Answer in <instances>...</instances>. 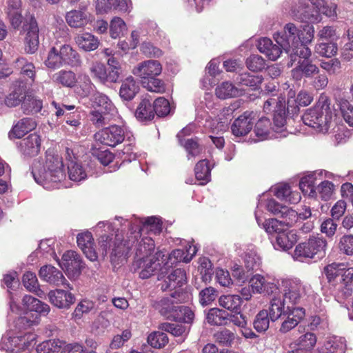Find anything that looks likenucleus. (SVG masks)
Wrapping results in <instances>:
<instances>
[{"label":"nucleus","instance_id":"obj_54","mask_svg":"<svg viewBox=\"0 0 353 353\" xmlns=\"http://www.w3.org/2000/svg\"><path fill=\"white\" fill-rule=\"evenodd\" d=\"M60 55L59 50L56 47H52L48 52L47 59L45 61V65L50 69L61 68L65 64Z\"/></svg>","mask_w":353,"mask_h":353},{"label":"nucleus","instance_id":"obj_7","mask_svg":"<svg viewBox=\"0 0 353 353\" xmlns=\"http://www.w3.org/2000/svg\"><path fill=\"white\" fill-rule=\"evenodd\" d=\"M37 336L33 333H27L23 336H4L1 340V348L10 353H18L34 345Z\"/></svg>","mask_w":353,"mask_h":353},{"label":"nucleus","instance_id":"obj_38","mask_svg":"<svg viewBox=\"0 0 353 353\" xmlns=\"http://www.w3.org/2000/svg\"><path fill=\"white\" fill-rule=\"evenodd\" d=\"M54 83L64 87L72 88L77 83V77L74 72L71 70H61L52 76Z\"/></svg>","mask_w":353,"mask_h":353},{"label":"nucleus","instance_id":"obj_56","mask_svg":"<svg viewBox=\"0 0 353 353\" xmlns=\"http://www.w3.org/2000/svg\"><path fill=\"white\" fill-rule=\"evenodd\" d=\"M141 84L144 88L152 92L161 94L164 93L166 90L164 81L157 77H152L148 81H143Z\"/></svg>","mask_w":353,"mask_h":353},{"label":"nucleus","instance_id":"obj_20","mask_svg":"<svg viewBox=\"0 0 353 353\" xmlns=\"http://www.w3.org/2000/svg\"><path fill=\"white\" fill-rule=\"evenodd\" d=\"M161 256V252H157L154 256L148 258L139 259L135 262L139 269V277L143 279L150 278L159 269L160 263L157 261L158 257Z\"/></svg>","mask_w":353,"mask_h":353},{"label":"nucleus","instance_id":"obj_39","mask_svg":"<svg viewBox=\"0 0 353 353\" xmlns=\"http://www.w3.org/2000/svg\"><path fill=\"white\" fill-rule=\"evenodd\" d=\"M138 90L139 86L135 80L132 77H130L122 83L119 94L122 99L130 101L134 97Z\"/></svg>","mask_w":353,"mask_h":353},{"label":"nucleus","instance_id":"obj_63","mask_svg":"<svg viewBox=\"0 0 353 353\" xmlns=\"http://www.w3.org/2000/svg\"><path fill=\"white\" fill-rule=\"evenodd\" d=\"M263 228L270 234H279L284 230V225L281 221L276 219H269L263 223Z\"/></svg>","mask_w":353,"mask_h":353},{"label":"nucleus","instance_id":"obj_59","mask_svg":"<svg viewBox=\"0 0 353 353\" xmlns=\"http://www.w3.org/2000/svg\"><path fill=\"white\" fill-rule=\"evenodd\" d=\"M61 347V342L59 340L50 339L39 344L36 350L38 353H53L58 352Z\"/></svg>","mask_w":353,"mask_h":353},{"label":"nucleus","instance_id":"obj_35","mask_svg":"<svg viewBox=\"0 0 353 353\" xmlns=\"http://www.w3.org/2000/svg\"><path fill=\"white\" fill-rule=\"evenodd\" d=\"M22 302L28 310L34 311L42 315H47L50 310V306L48 304L30 295L24 296Z\"/></svg>","mask_w":353,"mask_h":353},{"label":"nucleus","instance_id":"obj_2","mask_svg":"<svg viewBox=\"0 0 353 353\" xmlns=\"http://www.w3.org/2000/svg\"><path fill=\"white\" fill-rule=\"evenodd\" d=\"M323 272L330 293L336 297L346 298L353 292V268L343 263L327 265Z\"/></svg>","mask_w":353,"mask_h":353},{"label":"nucleus","instance_id":"obj_45","mask_svg":"<svg viewBox=\"0 0 353 353\" xmlns=\"http://www.w3.org/2000/svg\"><path fill=\"white\" fill-rule=\"evenodd\" d=\"M285 300L281 297L274 296L270 301L268 316L272 321L279 319L284 313Z\"/></svg>","mask_w":353,"mask_h":353},{"label":"nucleus","instance_id":"obj_16","mask_svg":"<svg viewBox=\"0 0 353 353\" xmlns=\"http://www.w3.org/2000/svg\"><path fill=\"white\" fill-rule=\"evenodd\" d=\"M281 41L276 37V43L267 37L260 39L257 43V48L259 52L263 54L268 59L276 61L283 52V48L281 45Z\"/></svg>","mask_w":353,"mask_h":353},{"label":"nucleus","instance_id":"obj_27","mask_svg":"<svg viewBox=\"0 0 353 353\" xmlns=\"http://www.w3.org/2000/svg\"><path fill=\"white\" fill-rule=\"evenodd\" d=\"M290 47V51L285 52L290 57V62L288 63V67H292L293 63L296 61L297 57L303 59V60H310L312 52L310 49L307 46V44L299 41L294 46L291 45Z\"/></svg>","mask_w":353,"mask_h":353},{"label":"nucleus","instance_id":"obj_48","mask_svg":"<svg viewBox=\"0 0 353 353\" xmlns=\"http://www.w3.org/2000/svg\"><path fill=\"white\" fill-rule=\"evenodd\" d=\"M14 67L19 70L21 73L34 81L35 77V68L32 62L28 61L24 57L17 58L14 63Z\"/></svg>","mask_w":353,"mask_h":353},{"label":"nucleus","instance_id":"obj_36","mask_svg":"<svg viewBox=\"0 0 353 353\" xmlns=\"http://www.w3.org/2000/svg\"><path fill=\"white\" fill-rule=\"evenodd\" d=\"M26 94V86L23 84H19L15 85L13 91L6 96L4 103L8 107H16L24 101Z\"/></svg>","mask_w":353,"mask_h":353},{"label":"nucleus","instance_id":"obj_42","mask_svg":"<svg viewBox=\"0 0 353 353\" xmlns=\"http://www.w3.org/2000/svg\"><path fill=\"white\" fill-rule=\"evenodd\" d=\"M219 305L231 312L239 310L242 304V299L239 295H221L218 300Z\"/></svg>","mask_w":353,"mask_h":353},{"label":"nucleus","instance_id":"obj_1","mask_svg":"<svg viewBox=\"0 0 353 353\" xmlns=\"http://www.w3.org/2000/svg\"><path fill=\"white\" fill-rule=\"evenodd\" d=\"M190 299L191 294L188 290H175L169 296H163L155 301L153 306L168 319L191 323L194 317V312L190 308L180 305Z\"/></svg>","mask_w":353,"mask_h":353},{"label":"nucleus","instance_id":"obj_37","mask_svg":"<svg viewBox=\"0 0 353 353\" xmlns=\"http://www.w3.org/2000/svg\"><path fill=\"white\" fill-rule=\"evenodd\" d=\"M275 196L286 202L297 203L301 200V195L298 192L291 190L290 185L287 184L280 185L276 188Z\"/></svg>","mask_w":353,"mask_h":353},{"label":"nucleus","instance_id":"obj_61","mask_svg":"<svg viewBox=\"0 0 353 353\" xmlns=\"http://www.w3.org/2000/svg\"><path fill=\"white\" fill-rule=\"evenodd\" d=\"M271 123L269 119L263 117L258 120L255 124L254 132L259 139L263 140L268 137Z\"/></svg>","mask_w":353,"mask_h":353},{"label":"nucleus","instance_id":"obj_9","mask_svg":"<svg viewBox=\"0 0 353 353\" xmlns=\"http://www.w3.org/2000/svg\"><path fill=\"white\" fill-rule=\"evenodd\" d=\"M125 137L124 128L118 125L105 128L94 134L96 141L111 147H115L122 143Z\"/></svg>","mask_w":353,"mask_h":353},{"label":"nucleus","instance_id":"obj_25","mask_svg":"<svg viewBox=\"0 0 353 353\" xmlns=\"http://www.w3.org/2000/svg\"><path fill=\"white\" fill-rule=\"evenodd\" d=\"M78 246L82 250L86 257L92 261L97 259V254L94 248V239L91 232L85 231L77 236Z\"/></svg>","mask_w":353,"mask_h":353},{"label":"nucleus","instance_id":"obj_34","mask_svg":"<svg viewBox=\"0 0 353 353\" xmlns=\"http://www.w3.org/2000/svg\"><path fill=\"white\" fill-rule=\"evenodd\" d=\"M65 19L70 27L79 28L89 21L88 14L82 10H73L66 14Z\"/></svg>","mask_w":353,"mask_h":353},{"label":"nucleus","instance_id":"obj_28","mask_svg":"<svg viewBox=\"0 0 353 353\" xmlns=\"http://www.w3.org/2000/svg\"><path fill=\"white\" fill-rule=\"evenodd\" d=\"M59 51L61 54V58L65 65L70 67H78L81 63L79 54L68 44L62 45Z\"/></svg>","mask_w":353,"mask_h":353},{"label":"nucleus","instance_id":"obj_44","mask_svg":"<svg viewBox=\"0 0 353 353\" xmlns=\"http://www.w3.org/2000/svg\"><path fill=\"white\" fill-rule=\"evenodd\" d=\"M215 94L219 99H225L239 96V91L232 83L225 81L216 88Z\"/></svg>","mask_w":353,"mask_h":353},{"label":"nucleus","instance_id":"obj_33","mask_svg":"<svg viewBox=\"0 0 353 353\" xmlns=\"http://www.w3.org/2000/svg\"><path fill=\"white\" fill-rule=\"evenodd\" d=\"M159 329L161 331L169 332L174 336L180 337L177 341L178 343L184 341L186 336L189 332V327L181 324L163 323L159 325Z\"/></svg>","mask_w":353,"mask_h":353},{"label":"nucleus","instance_id":"obj_21","mask_svg":"<svg viewBox=\"0 0 353 353\" xmlns=\"http://www.w3.org/2000/svg\"><path fill=\"white\" fill-rule=\"evenodd\" d=\"M48 296L51 304L61 309H68L75 301L74 294L65 290H50Z\"/></svg>","mask_w":353,"mask_h":353},{"label":"nucleus","instance_id":"obj_6","mask_svg":"<svg viewBox=\"0 0 353 353\" xmlns=\"http://www.w3.org/2000/svg\"><path fill=\"white\" fill-rule=\"evenodd\" d=\"M327 241L321 237H311L307 241L301 243L296 246L294 252V258L299 261L303 259H312L315 255L319 258L323 257L325 254Z\"/></svg>","mask_w":353,"mask_h":353},{"label":"nucleus","instance_id":"obj_10","mask_svg":"<svg viewBox=\"0 0 353 353\" xmlns=\"http://www.w3.org/2000/svg\"><path fill=\"white\" fill-rule=\"evenodd\" d=\"M162 70V65L159 61L149 59L139 63L133 68L132 73L139 78L141 83L152 77H157L161 74Z\"/></svg>","mask_w":353,"mask_h":353},{"label":"nucleus","instance_id":"obj_23","mask_svg":"<svg viewBox=\"0 0 353 353\" xmlns=\"http://www.w3.org/2000/svg\"><path fill=\"white\" fill-rule=\"evenodd\" d=\"M277 37L281 41V45L285 52L290 51L291 45L294 46L301 41L300 30L292 23L286 24L283 34L281 36L277 35Z\"/></svg>","mask_w":353,"mask_h":353},{"label":"nucleus","instance_id":"obj_60","mask_svg":"<svg viewBox=\"0 0 353 353\" xmlns=\"http://www.w3.org/2000/svg\"><path fill=\"white\" fill-rule=\"evenodd\" d=\"M127 30L124 21L120 17H114L110 24V33L113 39H117L122 35Z\"/></svg>","mask_w":353,"mask_h":353},{"label":"nucleus","instance_id":"obj_40","mask_svg":"<svg viewBox=\"0 0 353 353\" xmlns=\"http://www.w3.org/2000/svg\"><path fill=\"white\" fill-rule=\"evenodd\" d=\"M154 248L155 244L152 238L150 236H144L138 243L136 250V256L139 259L150 257Z\"/></svg>","mask_w":353,"mask_h":353},{"label":"nucleus","instance_id":"obj_5","mask_svg":"<svg viewBox=\"0 0 353 353\" xmlns=\"http://www.w3.org/2000/svg\"><path fill=\"white\" fill-rule=\"evenodd\" d=\"M336 5H326L325 0H299L292 10V16L303 22H318L320 13L328 17L336 16Z\"/></svg>","mask_w":353,"mask_h":353},{"label":"nucleus","instance_id":"obj_49","mask_svg":"<svg viewBox=\"0 0 353 353\" xmlns=\"http://www.w3.org/2000/svg\"><path fill=\"white\" fill-rule=\"evenodd\" d=\"M69 179L79 182L86 179L87 174L83 166L77 162L70 161L68 165Z\"/></svg>","mask_w":353,"mask_h":353},{"label":"nucleus","instance_id":"obj_57","mask_svg":"<svg viewBox=\"0 0 353 353\" xmlns=\"http://www.w3.org/2000/svg\"><path fill=\"white\" fill-rule=\"evenodd\" d=\"M214 339L220 345L231 346L235 339V334L230 330L224 329L214 333Z\"/></svg>","mask_w":353,"mask_h":353},{"label":"nucleus","instance_id":"obj_8","mask_svg":"<svg viewBox=\"0 0 353 353\" xmlns=\"http://www.w3.org/2000/svg\"><path fill=\"white\" fill-rule=\"evenodd\" d=\"M23 31L24 50L28 54H34L38 49L39 40L38 25L33 16L30 15L26 18Z\"/></svg>","mask_w":353,"mask_h":353},{"label":"nucleus","instance_id":"obj_15","mask_svg":"<svg viewBox=\"0 0 353 353\" xmlns=\"http://www.w3.org/2000/svg\"><path fill=\"white\" fill-rule=\"evenodd\" d=\"M39 275L43 281L50 285L57 286L63 285L70 290L73 289V288L66 282L67 281L62 272L52 265H48L41 267L39 270Z\"/></svg>","mask_w":353,"mask_h":353},{"label":"nucleus","instance_id":"obj_47","mask_svg":"<svg viewBox=\"0 0 353 353\" xmlns=\"http://www.w3.org/2000/svg\"><path fill=\"white\" fill-rule=\"evenodd\" d=\"M24 287L30 292H34L39 296H41L43 291L39 288L37 276L31 272H26L22 279Z\"/></svg>","mask_w":353,"mask_h":353},{"label":"nucleus","instance_id":"obj_51","mask_svg":"<svg viewBox=\"0 0 353 353\" xmlns=\"http://www.w3.org/2000/svg\"><path fill=\"white\" fill-rule=\"evenodd\" d=\"M107 63L108 65V76L109 82L116 83L121 73V64L118 59L114 57H110L107 61Z\"/></svg>","mask_w":353,"mask_h":353},{"label":"nucleus","instance_id":"obj_41","mask_svg":"<svg viewBox=\"0 0 353 353\" xmlns=\"http://www.w3.org/2000/svg\"><path fill=\"white\" fill-rule=\"evenodd\" d=\"M346 345L344 339L338 336L327 337L323 351L325 353H345Z\"/></svg>","mask_w":353,"mask_h":353},{"label":"nucleus","instance_id":"obj_26","mask_svg":"<svg viewBox=\"0 0 353 353\" xmlns=\"http://www.w3.org/2000/svg\"><path fill=\"white\" fill-rule=\"evenodd\" d=\"M37 126L36 121L32 118H23L17 121L8 133L10 139H20L26 133L33 130Z\"/></svg>","mask_w":353,"mask_h":353},{"label":"nucleus","instance_id":"obj_11","mask_svg":"<svg viewBox=\"0 0 353 353\" xmlns=\"http://www.w3.org/2000/svg\"><path fill=\"white\" fill-rule=\"evenodd\" d=\"M284 300H288L292 304L299 303L305 293V286L298 279H284L281 280Z\"/></svg>","mask_w":353,"mask_h":353},{"label":"nucleus","instance_id":"obj_17","mask_svg":"<svg viewBox=\"0 0 353 353\" xmlns=\"http://www.w3.org/2000/svg\"><path fill=\"white\" fill-rule=\"evenodd\" d=\"M187 282L186 272L183 269L178 268L173 270L165 279L159 284L162 291L167 290H179Z\"/></svg>","mask_w":353,"mask_h":353},{"label":"nucleus","instance_id":"obj_3","mask_svg":"<svg viewBox=\"0 0 353 353\" xmlns=\"http://www.w3.org/2000/svg\"><path fill=\"white\" fill-rule=\"evenodd\" d=\"M32 173L35 181L45 188H55L65 176L63 159L58 154L48 150L42 166L39 169L34 168Z\"/></svg>","mask_w":353,"mask_h":353},{"label":"nucleus","instance_id":"obj_53","mask_svg":"<svg viewBox=\"0 0 353 353\" xmlns=\"http://www.w3.org/2000/svg\"><path fill=\"white\" fill-rule=\"evenodd\" d=\"M270 325V317L268 316V310H263L260 311L253 322V326L258 332H265Z\"/></svg>","mask_w":353,"mask_h":353},{"label":"nucleus","instance_id":"obj_14","mask_svg":"<svg viewBox=\"0 0 353 353\" xmlns=\"http://www.w3.org/2000/svg\"><path fill=\"white\" fill-rule=\"evenodd\" d=\"M316 341L315 334L307 332L290 343L288 353H312Z\"/></svg>","mask_w":353,"mask_h":353},{"label":"nucleus","instance_id":"obj_64","mask_svg":"<svg viewBox=\"0 0 353 353\" xmlns=\"http://www.w3.org/2000/svg\"><path fill=\"white\" fill-rule=\"evenodd\" d=\"M334 184L327 180L321 182L316 187L317 196H319L322 200L327 201L334 192Z\"/></svg>","mask_w":353,"mask_h":353},{"label":"nucleus","instance_id":"obj_31","mask_svg":"<svg viewBox=\"0 0 353 353\" xmlns=\"http://www.w3.org/2000/svg\"><path fill=\"white\" fill-rule=\"evenodd\" d=\"M74 40L79 48L85 52L93 51L96 50L99 45L98 39L88 32L77 34Z\"/></svg>","mask_w":353,"mask_h":353},{"label":"nucleus","instance_id":"obj_22","mask_svg":"<svg viewBox=\"0 0 353 353\" xmlns=\"http://www.w3.org/2000/svg\"><path fill=\"white\" fill-rule=\"evenodd\" d=\"M320 72L319 67L310 60L299 59L297 65L291 71L292 78L295 81H300L303 77L311 78Z\"/></svg>","mask_w":353,"mask_h":353},{"label":"nucleus","instance_id":"obj_32","mask_svg":"<svg viewBox=\"0 0 353 353\" xmlns=\"http://www.w3.org/2000/svg\"><path fill=\"white\" fill-rule=\"evenodd\" d=\"M151 99L148 96L143 98L139 104L135 116L140 121H150L154 117V111L153 106L150 102Z\"/></svg>","mask_w":353,"mask_h":353},{"label":"nucleus","instance_id":"obj_30","mask_svg":"<svg viewBox=\"0 0 353 353\" xmlns=\"http://www.w3.org/2000/svg\"><path fill=\"white\" fill-rule=\"evenodd\" d=\"M229 313L218 307H212L208 310L205 315L207 322L211 325L221 326L228 325Z\"/></svg>","mask_w":353,"mask_h":353},{"label":"nucleus","instance_id":"obj_19","mask_svg":"<svg viewBox=\"0 0 353 353\" xmlns=\"http://www.w3.org/2000/svg\"><path fill=\"white\" fill-rule=\"evenodd\" d=\"M325 174V177L330 179L333 174L330 172L321 170L314 172L301 178L299 187L302 192L312 198H317L316 187L315 186L317 175L321 176Z\"/></svg>","mask_w":353,"mask_h":353},{"label":"nucleus","instance_id":"obj_18","mask_svg":"<svg viewBox=\"0 0 353 353\" xmlns=\"http://www.w3.org/2000/svg\"><path fill=\"white\" fill-rule=\"evenodd\" d=\"M41 139L36 133L30 134L21 139L19 143V149L21 153L27 157L37 155L41 150Z\"/></svg>","mask_w":353,"mask_h":353},{"label":"nucleus","instance_id":"obj_46","mask_svg":"<svg viewBox=\"0 0 353 353\" xmlns=\"http://www.w3.org/2000/svg\"><path fill=\"white\" fill-rule=\"evenodd\" d=\"M117 114L94 110L90 112V121L97 128H101L112 121Z\"/></svg>","mask_w":353,"mask_h":353},{"label":"nucleus","instance_id":"obj_4","mask_svg":"<svg viewBox=\"0 0 353 353\" xmlns=\"http://www.w3.org/2000/svg\"><path fill=\"white\" fill-rule=\"evenodd\" d=\"M335 110L330 107L329 97L322 94L312 108L308 109L303 115V123L318 132L325 133L332 125Z\"/></svg>","mask_w":353,"mask_h":353},{"label":"nucleus","instance_id":"obj_13","mask_svg":"<svg viewBox=\"0 0 353 353\" xmlns=\"http://www.w3.org/2000/svg\"><path fill=\"white\" fill-rule=\"evenodd\" d=\"M59 265L69 276L73 278L80 274L83 268L80 256L72 250H68L63 254L61 263H59Z\"/></svg>","mask_w":353,"mask_h":353},{"label":"nucleus","instance_id":"obj_50","mask_svg":"<svg viewBox=\"0 0 353 353\" xmlns=\"http://www.w3.org/2000/svg\"><path fill=\"white\" fill-rule=\"evenodd\" d=\"M169 341L167 334L161 331H155L148 336V344L154 348L161 349L165 347Z\"/></svg>","mask_w":353,"mask_h":353},{"label":"nucleus","instance_id":"obj_52","mask_svg":"<svg viewBox=\"0 0 353 353\" xmlns=\"http://www.w3.org/2000/svg\"><path fill=\"white\" fill-rule=\"evenodd\" d=\"M196 179L199 181H203L201 184L207 183L210 177V169L208 162L206 160L199 161L194 168Z\"/></svg>","mask_w":353,"mask_h":353},{"label":"nucleus","instance_id":"obj_43","mask_svg":"<svg viewBox=\"0 0 353 353\" xmlns=\"http://www.w3.org/2000/svg\"><path fill=\"white\" fill-rule=\"evenodd\" d=\"M43 108V102L34 96L26 94L24 101L21 104L23 112L26 114H34L39 112Z\"/></svg>","mask_w":353,"mask_h":353},{"label":"nucleus","instance_id":"obj_58","mask_svg":"<svg viewBox=\"0 0 353 353\" xmlns=\"http://www.w3.org/2000/svg\"><path fill=\"white\" fill-rule=\"evenodd\" d=\"M184 147L188 153V159L190 160L191 158H195L199 156L203 148L200 145L197 141L193 139H184L183 144H181Z\"/></svg>","mask_w":353,"mask_h":353},{"label":"nucleus","instance_id":"obj_55","mask_svg":"<svg viewBox=\"0 0 353 353\" xmlns=\"http://www.w3.org/2000/svg\"><path fill=\"white\" fill-rule=\"evenodd\" d=\"M90 72L93 78L97 79L101 83L109 82L108 71L105 66L100 62H94L90 68Z\"/></svg>","mask_w":353,"mask_h":353},{"label":"nucleus","instance_id":"obj_62","mask_svg":"<svg viewBox=\"0 0 353 353\" xmlns=\"http://www.w3.org/2000/svg\"><path fill=\"white\" fill-rule=\"evenodd\" d=\"M236 80L243 85L250 86L256 89L262 83L263 78L259 75L244 73L239 75Z\"/></svg>","mask_w":353,"mask_h":353},{"label":"nucleus","instance_id":"obj_29","mask_svg":"<svg viewBox=\"0 0 353 353\" xmlns=\"http://www.w3.org/2000/svg\"><path fill=\"white\" fill-rule=\"evenodd\" d=\"M94 110L109 113L117 114V110L112 101L104 94L95 93L92 98Z\"/></svg>","mask_w":353,"mask_h":353},{"label":"nucleus","instance_id":"obj_24","mask_svg":"<svg viewBox=\"0 0 353 353\" xmlns=\"http://www.w3.org/2000/svg\"><path fill=\"white\" fill-rule=\"evenodd\" d=\"M298 239L296 230L284 229L279 234L276 236L273 245L276 250H288L297 242Z\"/></svg>","mask_w":353,"mask_h":353},{"label":"nucleus","instance_id":"obj_12","mask_svg":"<svg viewBox=\"0 0 353 353\" xmlns=\"http://www.w3.org/2000/svg\"><path fill=\"white\" fill-rule=\"evenodd\" d=\"M257 117L256 112L245 111L234 121L231 126L232 134L236 137L247 135L252 129Z\"/></svg>","mask_w":353,"mask_h":353}]
</instances>
